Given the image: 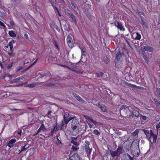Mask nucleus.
Returning <instances> with one entry per match:
<instances>
[{
    "label": "nucleus",
    "instance_id": "nucleus-1",
    "mask_svg": "<svg viewBox=\"0 0 160 160\" xmlns=\"http://www.w3.org/2000/svg\"><path fill=\"white\" fill-rule=\"evenodd\" d=\"M139 141L138 139L135 140L131 146V152L135 157H138L139 155L138 148Z\"/></svg>",
    "mask_w": 160,
    "mask_h": 160
},
{
    "label": "nucleus",
    "instance_id": "nucleus-2",
    "mask_svg": "<svg viewBox=\"0 0 160 160\" xmlns=\"http://www.w3.org/2000/svg\"><path fill=\"white\" fill-rule=\"evenodd\" d=\"M79 122L77 119H73L72 121L71 128L72 132L76 134H78L79 132Z\"/></svg>",
    "mask_w": 160,
    "mask_h": 160
},
{
    "label": "nucleus",
    "instance_id": "nucleus-3",
    "mask_svg": "<svg viewBox=\"0 0 160 160\" xmlns=\"http://www.w3.org/2000/svg\"><path fill=\"white\" fill-rule=\"evenodd\" d=\"M90 143L88 141H85V145L84 146V148L85 149V151L86 153L87 154V156L88 158H90V154L92 152V148H89Z\"/></svg>",
    "mask_w": 160,
    "mask_h": 160
},
{
    "label": "nucleus",
    "instance_id": "nucleus-4",
    "mask_svg": "<svg viewBox=\"0 0 160 160\" xmlns=\"http://www.w3.org/2000/svg\"><path fill=\"white\" fill-rule=\"evenodd\" d=\"M116 58L117 60L118 61L122 60V55H123L122 52L120 51V49L118 48L116 50Z\"/></svg>",
    "mask_w": 160,
    "mask_h": 160
},
{
    "label": "nucleus",
    "instance_id": "nucleus-5",
    "mask_svg": "<svg viewBox=\"0 0 160 160\" xmlns=\"http://www.w3.org/2000/svg\"><path fill=\"white\" fill-rule=\"evenodd\" d=\"M157 136L156 134H154L152 130H150V134L149 138L150 142H151L152 141V142H155L157 139Z\"/></svg>",
    "mask_w": 160,
    "mask_h": 160
},
{
    "label": "nucleus",
    "instance_id": "nucleus-6",
    "mask_svg": "<svg viewBox=\"0 0 160 160\" xmlns=\"http://www.w3.org/2000/svg\"><path fill=\"white\" fill-rule=\"evenodd\" d=\"M67 41L68 46L72 48L74 47V44L73 42L72 37L70 35H68L67 38Z\"/></svg>",
    "mask_w": 160,
    "mask_h": 160
},
{
    "label": "nucleus",
    "instance_id": "nucleus-7",
    "mask_svg": "<svg viewBox=\"0 0 160 160\" xmlns=\"http://www.w3.org/2000/svg\"><path fill=\"white\" fill-rule=\"evenodd\" d=\"M114 25L118 29H119L121 31H124L125 28L121 22L115 21L114 22Z\"/></svg>",
    "mask_w": 160,
    "mask_h": 160
},
{
    "label": "nucleus",
    "instance_id": "nucleus-8",
    "mask_svg": "<svg viewBox=\"0 0 160 160\" xmlns=\"http://www.w3.org/2000/svg\"><path fill=\"white\" fill-rule=\"evenodd\" d=\"M70 160H81L77 153H75L69 158Z\"/></svg>",
    "mask_w": 160,
    "mask_h": 160
},
{
    "label": "nucleus",
    "instance_id": "nucleus-9",
    "mask_svg": "<svg viewBox=\"0 0 160 160\" xmlns=\"http://www.w3.org/2000/svg\"><path fill=\"white\" fill-rule=\"evenodd\" d=\"M16 142V140L15 139H11L8 142H7V146L9 148L12 147L14 145V143Z\"/></svg>",
    "mask_w": 160,
    "mask_h": 160
},
{
    "label": "nucleus",
    "instance_id": "nucleus-10",
    "mask_svg": "<svg viewBox=\"0 0 160 160\" xmlns=\"http://www.w3.org/2000/svg\"><path fill=\"white\" fill-rule=\"evenodd\" d=\"M38 85V82H34L32 83L27 84L25 85V86L29 88H34L36 87Z\"/></svg>",
    "mask_w": 160,
    "mask_h": 160
},
{
    "label": "nucleus",
    "instance_id": "nucleus-11",
    "mask_svg": "<svg viewBox=\"0 0 160 160\" xmlns=\"http://www.w3.org/2000/svg\"><path fill=\"white\" fill-rule=\"evenodd\" d=\"M27 144H25L24 146H21V145H19L18 147L20 148V147L21 148V149L20 150L19 153L26 150L28 148V147H27Z\"/></svg>",
    "mask_w": 160,
    "mask_h": 160
},
{
    "label": "nucleus",
    "instance_id": "nucleus-12",
    "mask_svg": "<svg viewBox=\"0 0 160 160\" xmlns=\"http://www.w3.org/2000/svg\"><path fill=\"white\" fill-rule=\"evenodd\" d=\"M69 17L71 18L72 20L71 22L75 24H77V20L76 18V17L72 13L69 16Z\"/></svg>",
    "mask_w": 160,
    "mask_h": 160
},
{
    "label": "nucleus",
    "instance_id": "nucleus-13",
    "mask_svg": "<svg viewBox=\"0 0 160 160\" xmlns=\"http://www.w3.org/2000/svg\"><path fill=\"white\" fill-rule=\"evenodd\" d=\"M109 152H110V154L111 155V156L113 158L118 156V153H117V152L116 150L114 151H112V150H109Z\"/></svg>",
    "mask_w": 160,
    "mask_h": 160
},
{
    "label": "nucleus",
    "instance_id": "nucleus-14",
    "mask_svg": "<svg viewBox=\"0 0 160 160\" xmlns=\"http://www.w3.org/2000/svg\"><path fill=\"white\" fill-rule=\"evenodd\" d=\"M133 158L132 157L130 156L128 154L125 157H123L121 160H133Z\"/></svg>",
    "mask_w": 160,
    "mask_h": 160
},
{
    "label": "nucleus",
    "instance_id": "nucleus-15",
    "mask_svg": "<svg viewBox=\"0 0 160 160\" xmlns=\"http://www.w3.org/2000/svg\"><path fill=\"white\" fill-rule=\"evenodd\" d=\"M14 42V41L12 40V41H10L9 42L7 46H5V47H6V48H8V46H9L10 48V51H12L13 48V43Z\"/></svg>",
    "mask_w": 160,
    "mask_h": 160
},
{
    "label": "nucleus",
    "instance_id": "nucleus-16",
    "mask_svg": "<svg viewBox=\"0 0 160 160\" xmlns=\"http://www.w3.org/2000/svg\"><path fill=\"white\" fill-rule=\"evenodd\" d=\"M79 48L81 50V53H82V55L85 56L86 55V50L85 48L83 47H79Z\"/></svg>",
    "mask_w": 160,
    "mask_h": 160
},
{
    "label": "nucleus",
    "instance_id": "nucleus-17",
    "mask_svg": "<svg viewBox=\"0 0 160 160\" xmlns=\"http://www.w3.org/2000/svg\"><path fill=\"white\" fill-rule=\"evenodd\" d=\"M132 115L136 117H138L139 113L137 110L134 109L132 112Z\"/></svg>",
    "mask_w": 160,
    "mask_h": 160
},
{
    "label": "nucleus",
    "instance_id": "nucleus-18",
    "mask_svg": "<svg viewBox=\"0 0 160 160\" xmlns=\"http://www.w3.org/2000/svg\"><path fill=\"white\" fill-rule=\"evenodd\" d=\"M46 130L44 124L42 123V124L38 130V132H40L41 131H44Z\"/></svg>",
    "mask_w": 160,
    "mask_h": 160
},
{
    "label": "nucleus",
    "instance_id": "nucleus-19",
    "mask_svg": "<svg viewBox=\"0 0 160 160\" xmlns=\"http://www.w3.org/2000/svg\"><path fill=\"white\" fill-rule=\"evenodd\" d=\"M71 3L73 9L75 11L77 10L78 9V7L76 4L72 1H71Z\"/></svg>",
    "mask_w": 160,
    "mask_h": 160
},
{
    "label": "nucleus",
    "instance_id": "nucleus-20",
    "mask_svg": "<svg viewBox=\"0 0 160 160\" xmlns=\"http://www.w3.org/2000/svg\"><path fill=\"white\" fill-rule=\"evenodd\" d=\"M73 95L76 99L79 101L82 102L83 101V99L78 94L76 93H73Z\"/></svg>",
    "mask_w": 160,
    "mask_h": 160
},
{
    "label": "nucleus",
    "instance_id": "nucleus-21",
    "mask_svg": "<svg viewBox=\"0 0 160 160\" xmlns=\"http://www.w3.org/2000/svg\"><path fill=\"white\" fill-rule=\"evenodd\" d=\"M8 34L10 36L12 37L15 38L16 36V34L12 30L9 31Z\"/></svg>",
    "mask_w": 160,
    "mask_h": 160
},
{
    "label": "nucleus",
    "instance_id": "nucleus-22",
    "mask_svg": "<svg viewBox=\"0 0 160 160\" xmlns=\"http://www.w3.org/2000/svg\"><path fill=\"white\" fill-rule=\"evenodd\" d=\"M120 109L121 111H124V110L127 111L128 110H129V108L127 107V106L124 105H122L121 106Z\"/></svg>",
    "mask_w": 160,
    "mask_h": 160
},
{
    "label": "nucleus",
    "instance_id": "nucleus-23",
    "mask_svg": "<svg viewBox=\"0 0 160 160\" xmlns=\"http://www.w3.org/2000/svg\"><path fill=\"white\" fill-rule=\"evenodd\" d=\"M64 10L65 13L67 15H69V16L72 13L68 9H65Z\"/></svg>",
    "mask_w": 160,
    "mask_h": 160
},
{
    "label": "nucleus",
    "instance_id": "nucleus-24",
    "mask_svg": "<svg viewBox=\"0 0 160 160\" xmlns=\"http://www.w3.org/2000/svg\"><path fill=\"white\" fill-rule=\"evenodd\" d=\"M147 48L146 50L148 51L152 52L154 50V48L152 47L147 46Z\"/></svg>",
    "mask_w": 160,
    "mask_h": 160
},
{
    "label": "nucleus",
    "instance_id": "nucleus-25",
    "mask_svg": "<svg viewBox=\"0 0 160 160\" xmlns=\"http://www.w3.org/2000/svg\"><path fill=\"white\" fill-rule=\"evenodd\" d=\"M125 83L130 87H132L134 88H138V86H136V85L132 84H131L128 82H125Z\"/></svg>",
    "mask_w": 160,
    "mask_h": 160
},
{
    "label": "nucleus",
    "instance_id": "nucleus-26",
    "mask_svg": "<svg viewBox=\"0 0 160 160\" xmlns=\"http://www.w3.org/2000/svg\"><path fill=\"white\" fill-rule=\"evenodd\" d=\"M95 76L97 78H99L102 77L103 75V73L102 72H98L96 73L95 74Z\"/></svg>",
    "mask_w": 160,
    "mask_h": 160
},
{
    "label": "nucleus",
    "instance_id": "nucleus-27",
    "mask_svg": "<svg viewBox=\"0 0 160 160\" xmlns=\"http://www.w3.org/2000/svg\"><path fill=\"white\" fill-rule=\"evenodd\" d=\"M136 36L135 38V39L137 40H139L141 38V35L138 32L136 33Z\"/></svg>",
    "mask_w": 160,
    "mask_h": 160
},
{
    "label": "nucleus",
    "instance_id": "nucleus-28",
    "mask_svg": "<svg viewBox=\"0 0 160 160\" xmlns=\"http://www.w3.org/2000/svg\"><path fill=\"white\" fill-rule=\"evenodd\" d=\"M142 57L144 59L146 62L148 63L149 62V60L148 58L147 57V55L145 54H143L142 55Z\"/></svg>",
    "mask_w": 160,
    "mask_h": 160
},
{
    "label": "nucleus",
    "instance_id": "nucleus-29",
    "mask_svg": "<svg viewBox=\"0 0 160 160\" xmlns=\"http://www.w3.org/2000/svg\"><path fill=\"white\" fill-rule=\"evenodd\" d=\"M143 131L144 132V133L146 135L147 137L148 138H149V132L148 130H146V129H143Z\"/></svg>",
    "mask_w": 160,
    "mask_h": 160
},
{
    "label": "nucleus",
    "instance_id": "nucleus-30",
    "mask_svg": "<svg viewBox=\"0 0 160 160\" xmlns=\"http://www.w3.org/2000/svg\"><path fill=\"white\" fill-rule=\"evenodd\" d=\"M117 152V153L118 156H119L121 153H122V148L121 147H118V148L116 150Z\"/></svg>",
    "mask_w": 160,
    "mask_h": 160
},
{
    "label": "nucleus",
    "instance_id": "nucleus-31",
    "mask_svg": "<svg viewBox=\"0 0 160 160\" xmlns=\"http://www.w3.org/2000/svg\"><path fill=\"white\" fill-rule=\"evenodd\" d=\"M26 112L25 110L23 109H19L18 110V114H23L24 113Z\"/></svg>",
    "mask_w": 160,
    "mask_h": 160
},
{
    "label": "nucleus",
    "instance_id": "nucleus-32",
    "mask_svg": "<svg viewBox=\"0 0 160 160\" xmlns=\"http://www.w3.org/2000/svg\"><path fill=\"white\" fill-rule=\"evenodd\" d=\"M78 144L76 145H73L72 147V149L73 151H76L78 149H79L78 148Z\"/></svg>",
    "mask_w": 160,
    "mask_h": 160
},
{
    "label": "nucleus",
    "instance_id": "nucleus-33",
    "mask_svg": "<svg viewBox=\"0 0 160 160\" xmlns=\"http://www.w3.org/2000/svg\"><path fill=\"white\" fill-rule=\"evenodd\" d=\"M156 95L160 97V88H158L156 89Z\"/></svg>",
    "mask_w": 160,
    "mask_h": 160
},
{
    "label": "nucleus",
    "instance_id": "nucleus-34",
    "mask_svg": "<svg viewBox=\"0 0 160 160\" xmlns=\"http://www.w3.org/2000/svg\"><path fill=\"white\" fill-rule=\"evenodd\" d=\"M64 122L66 124H67L70 121V120H68V118L63 117Z\"/></svg>",
    "mask_w": 160,
    "mask_h": 160
},
{
    "label": "nucleus",
    "instance_id": "nucleus-35",
    "mask_svg": "<svg viewBox=\"0 0 160 160\" xmlns=\"http://www.w3.org/2000/svg\"><path fill=\"white\" fill-rule=\"evenodd\" d=\"M139 132V130L138 129H136L134 132H133L132 133V134L133 136H136L137 135Z\"/></svg>",
    "mask_w": 160,
    "mask_h": 160
},
{
    "label": "nucleus",
    "instance_id": "nucleus-36",
    "mask_svg": "<svg viewBox=\"0 0 160 160\" xmlns=\"http://www.w3.org/2000/svg\"><path fill=\"white\" fill-rule=\"evenodd\" d=\"M53 42L54 43V45L55 46V47H56V48H57V49L58 50H59V48L58 46V43L55 40H54L53 41Z\"/></svg>",
    "mask_w": 160,
    "mask_h": 160
},
{
    "label": "nucleus",
    "instance_id": "nucleus-37",
    "mask_svg": "<svg viewBox=\"0 0 160 160\" xmlns=\"http://www.w3.org/2000/svg\"><path fill=\"white\" fill-rule=\"evenodd\" d=\"M93 133L96 135H98L100 134V132L98 130L95 129L93 131Z\"/></svg>",
    "mask_w": 160,
    "mask_h": 160
},
{
    "label": "nucleus",
    "instance_id": "nucleus-38",
    "mask_svg": "<svg viewBox=\"0 0 160 160\" xmlns=\"http://www.w3.org/2000/svg\"><path fill=\"white\" fill-rule=\"evenodd\" d=\"M20 79V77H18L16 79H15L13 80V82H18Z\"/></svg>",
    "mask_w": 160,
    "mask_h": 160
},
{
    "label": "nucleus",
    "instance_id": "nucleus-39",
    "mask_svg": "<svg viewBox=\"0 0 160 160\" xmlns=\"http://www.w3.org/2000/svg\"><path fill=\"white\" fill-rule=\"evenodd\" d=\"M69 116V113L67 112H66L64 113L63 115V117L68 118Z\"/></svg>",
    "mask_w": 160,
    "mask_h": 160
},
{
    "label": "nucleus",
    "instance_id": "nucleus-40",
    "mask_svg": "<svg viewBox=\"0 0 160 160\" xmlns=\"http://www.w3.org/2000/svg\"><path fill=\"white\" fill-rule=\"evenodd\" d=\"M99 107L101 109L103 112H105L106 111V109L105 107L102 106H99Z\"/></svg>",
    "mask_w": 160,
    "mask_h": 160
},
{
    "label": "nucleus",
    "instance_id": "nucleus-41",
    "mask_svg": "<svg viewBox=\"0 0 160 160\" xmlns=\"http://www.w3.org/2000/svg\"><path fill=\"white\" fill-rule=\"evenodd\" d=\"M23 67L22 66H19L17 68L16 70H17V72H18L20 70L22 69H23Z\"/></svg>",
    "mask_w": 160,
    "mask_h": 160
},
{
    "label": "nucleus",
    "instance_id": "nucleus-42",
    "mask_svg": "<svg viewBox=\"0 0 160 160\" xmlns=\"http://www.w3.org/2000/svg\"><path fill=\"white\" fill-rule=\"evenodd\" d=\"M71 143L73 144V145H78V143L77 142L74 141L73 140H72L71 141Z\"/></svg>",
    "mask_w": 160,
    "mask_h": 160
},
{
    "label": "nucleus",
    "instance_id": "nucleus-43",
    "mask_svg": "<svg viewBox=\"0 0 160 160\" xmlns=\"http://www.w3.org/2000/svg\"><path fill=\"white\" fill-rule=\"evenodd\" d=\"M53 129L54 130V131H58L59 130V128L58 127L57 124L55 125Z\"/></svg>",
    "mask_w": 160,
    "mask_h": 160
},
{
    "label": "nucleus",
    "instance_id": "nucleus-44",
    "mask_svg": "<svg viewBox=\"0 0 160 160\" xmlns=\"http://www.w3.org/2000/svg\"><path fill=\"white\" fill-rule=\"evenodd\" d=\"M160 128V122L156 126V128L157 129V132H158V129Z\"/></svg>",
    "mask_w": 160,
    "mask_h": 160
},
{
    "label": "nucleus",
    "instance_id": "nucleus-45",
    "mask_svg": "<svg viewBox=\"0 0 160 160\" xmlns=\"http://www.w3.org/2000/svg\"><path fill=\"white\" fill-rule=\"evenodd\" d=\"M153 100L156 102V103L158 105H159V103H160V101H159L156 98H154L153 99Z\"/></svg>",
    "mask_w": 160,
    "mask_h": 160
},
{
    "label": "nucleus",
    "instance_id": "nucleus-46",
    "mask_svg": "<svg viewBox=\"0 0 160 160\" xmlns=\"http://www.w3.org/2000/svg\"><path fill=\"white\" fill-rule=\"evenodd\" d=\"M57 141L56 142L57 144L58 145H59V144H61V140H60L59 139L58 136L57 137Z\"/></svg>",
    "mask_w": 160,
    "mask_h": 160
},
{
    "label": "nucleus",
    "instance_id": "nucleus-47",
    "mask_svg": "<svg viewBox=\"0 0 160 160\" xmlns=\"http://www.w3.org/2000/svg\"><path fill=\"white\" fill-rule=\"evenodd\" d=\"M137 12L139 14H142L143 15H144V13L143 12H142L139 11L138 9H137Z\"/></svg>",
    "mask_w": 160,
    "mask_h": 160
},
{
    "label": "nucleus",
    "instance_id": "nucleus-48",
    "mask_svg": "<svg viewBox=\"0 0 160 160\" xmlns=\"http://www.w3.org/2000/svg\"><path fill=\"white\" fill-rule=\"evenodd\" d=\"M140 23L143 26H144L145 25V22L142 19H141Z\"/></svg>",
    "mask_w": 160,
    "mask_h": 160
},
{
    "label": "nucleus",
    "instance_id": "nucleus-49",
    "mask_svg": "<svg viewBox=\"0 0 160 160\" xmlns=\"http://www.w3.org/2000/svg\"><path fill=\"white\" fill-rule=\"evenodd\" d=\"M46 85L48 86H52L54 85L53 83H50L46 84Z\"/></svg>",
    "mask_w": 160,
    "mask_h": 160
},
{
    "label": "nucleus",
    "instance_id": "nucleus-50",
    "mask_svg": "<svg viewBox=\"0 0 160 160\" xmlns=\"http://www.w3.org/2000/svg\"><path fill=\"white\" fill-rule=\"evenodd\" d=\"M54 28H55V29L59 32H60V29H59V27H58V26L57 25H56L54 26Z\"/></svg>",
    "mask_w": 160,
    "mask_h": 160
},
{
    "label": "nucleus",
    "instance_id": "nucleus-51",
    "mask_svg": "<svg viewBox=\"0 0 160 160\" xmlns=\"http://www.w3.org/2000/svg\"><path fill=\"white\" fill-rule=\"evenodd\" d=\"M10 24L11 26H15V23L14 22L12 21H11L10 22Z\"/></svg>",
    "mask_w": 160,
    "mask_h": 160
},
{
    "label": "nucleus",
    "instance_id": "nucleus-52",
    "mask_svg": "<svg viewBox=\"0 0 160 160\" xmlns=\"http://www.w3.org/2000/svg\"><path fill=\"white\" fill-rule=\"evenodd\" d=\"M147 48V46H143L142 47V50L143 52H145L146 51H147L146 50V49Z\"/></svg>",
    "mask_w": 160,
    "mask_h": 160
},
{
    "label": "nucleus",
    "instance_id": "nucleus-53",
    "mask_svg": "<svg viewBox=\"0 0 160 160\" xmlns=\"http://www.w3.org/2000/svg\"><path fill=\"white\" fill-rule=\"evenodd\" d=\"M54 130H53V129L51 131L50 133L49 134V135L51 136H52L54 134Z\"/></svg>",
    "mask_w": 160,
    "mask_h": 160
},
{
    "label": "nucleus",
    "instance_id": "nucleus-54",
    "mask_svg": "<svg viewBox=\"0 0 160 160\" xmlns=\"http://www.w3.org/2000/svg\"><path fill=\"white\" fill-rule=\"evenodd\" d=\"M141 118L142 119H143L144 120H146L147 119V117H146V116H144L143 115H141Z\"/></svg>",
    "mask_w": 160,
    "mask_h": 160
},
{
    "label": "nucleus",
    "instance_id": "nucleus-55",
    "mask_svg": "<svg viewBox=\"0 0 160 160\" xmlns=\"http://www.w3.org/2000/svg\"><path fill=\"white\" fill-rule=\"evenodd\" d=\"M0 26H2L4 28L6 27L4 23L0 21Z\"/></svg>",
    "mask_w": 160,
    "mask_h": 160
},
{
    "label": "nucleus",
    "instance_id": "nucleus-56",
    "mask_svg": "<svg viewBox=\"0 0 160 160\" xmlns=\"http://www.w3.org/2000/svg\"><path fill=\"white\" fill-rule=\"evenodd\" d=\"M24 36L25 38L27 39H28L29 38L27 34L26 33L24 34Z\"/></svg>",
    "mask_w": 160,
    "mask_h": 160
},
{
    "label": "nucleus",
    "instance_id": "nucleus-57",
    "mask_svg": "<svg viewBox=\"0 0 160 160\" xmlns=\"http://www.w3.org/2000/svg\"><path fill=\"white\" fill-rule=\"evenodd\" d=\"M126 41L128 45L130 47V48H131V46L130 43L129 41L127 40H126Z\"/></svg>",
    "mask_w": 160,
    "mask_h": 160
},
{
    "label": "nucleus",
    "instance_id": "nucleus-58",
    "mask_svg": "<svg viewBox=\"0 0 160 160\" xmlns=\"http://www.w3.org/2000/svg\"><path fill=\"white\" fill-rule=\"evenodd\" d=\"M13 62L9 66H8V69H10V68H11L12 67V66L13 65Z\"/></svg>",
    "mask_w": 160,
    "mask_h": 160
},
{
    "label": "nucleus",
    "instance_id": "nucleus-59",
    "mask_svg": "<svg viewBox=\"0 0 160 160\" xmlns=\"http://www.w3.org/2000/svg\"><path fill=\"white\" fill-rule=\"evenodd\" d=\"M52 6L54 8V10H56V11H57L58 10V8L56 6L52 5Z\"/></svg>",
    "mask_w": 160,
    "mask_h": 160
},
{
    "label": "nucleus",
    "instance_id": "nucleus-60",
    "mask_svg": "<svg viewBox=\"0 0 160 160\" xmlns=\"http://www.w3.org/2000/svg\"><path fill=\"white\" fill-rule=\"evenodd\" d=\"M138 89H141V90H144V88L142 87H140V86H138Z\"/></svg>",
    "mask_w": 160,
    "mask_h": 160
},
{
    "label": "nucleus",
    "instance_id": "nucleus-61",
    "mask_svg": "<svg viewBox=\"0 0 160 160\" xmlns=\"http://www.w3.org/2000/svg\"><path fill=\"white\" fill-rule=\"evenodd\" d=\"M40 76L39 77H40L41 78H42L43 77H45L47 76L45 75H43V74H40Z\"/></svg>",
    "mask_w": 160,
    "mask_h": 160
},
{
    "label": "nucleus",
    "instance_id": "nucleus-62",
    "mask_svg": "<svg viewBox=\"0 0 160 160\" xmlns=\"http://www.w3.org/2000/svg\"><path fill=\"white\" fill-rule=\"evenodd\" d=\"M22 132V130H20L18 132V134L20 135H21Z\"/></svg>",
    "mask_w": 160,
    "mask_h": 160
},
{
    "label": "nucleus",
    "instance_id": "nucleus-63",
    "mask_svg": "<svg viewBox=\"0 0 160 160\" xmlns=\"http://www.w3.org/2000/svg\"><path fill=\"white\" fill-rule=\"evenodd\" d=\"M67 68H68L69 69L72 71H75V70H74V69H73L69 67L68 66H67Z\"/></svg>",
    "mask_w": 160,
    "mask_h": 160
},
{
    "label": "nucleus",
    "instance_id": "nucleus-64",
    "mask_svg": "<svg viewBox=\"0 0 160 160\" xmlns=\"http://www.w3.org/2000/svg\"><path fill=\"white\" fill-rule=\"evenodd\" d=\"M60 66H62V67L66 68H67V66H68L67 65H62V64H60Z\"/></svg>",
    "mask_w": 160,
    "mask_h": 160
}]
</instances>
